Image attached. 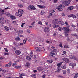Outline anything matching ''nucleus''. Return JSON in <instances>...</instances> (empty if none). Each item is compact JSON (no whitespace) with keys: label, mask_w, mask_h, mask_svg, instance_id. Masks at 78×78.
Wrapping results in <instances>:
<instances>
[{"label":"nucleus","mask_w":78,"mask_h":78,"mask_svg":"<svg viewBox=\"0 0 78 78\" xmlns=\"http://www.w3.org/2000/svg\"><path fill=\"white\" fill-rule=\"evenodd\" d=\"M23 13V11L21 9L18 10V12H16L15 13V15L16 16H19V15L20 17H21L22 16V14Z\"/></svg>","instance_id":"nucleus-1"},{"label":"nucleus","mask_w":78,"mask_h":78,"mask_svg":"<svg viewBox=\"0 0 78 78\" xmlns=\"http://www.w3.org/2000/svg\"><path fill=\"white\" fill-rule=\"evenodd\" d=\"M62 64V62H61L57 64V66H58L57 68L58 70L55 71V72H58L61 70V64Z\"/></svg>","instance_id":"nucleus-2"},{"label":"nucleus","mask_w":78,"mask_h":78,"mask_svg":"<svg viewBox=\"0 0 78 78\" xmlns=\"http://www.w3.org/2000/svg\"><path fill=\"white\" fill-rule=\"evenodd\" d=\"M62 60L65 61V64H67L69 62V59L67 58L64 57L62 58Z\"/></svg>","instance_id":"nucleus-3"},{"label":"nucleus","mask_w":78,"mask_h":78,"mask_svg":"<svg viewBox=\"0 0 78 78\" xmlns=\"http://www.w3.org/2000/svg\"><path fill=\"white\" fill-rule=\"evenodd\" d=\"M28 9L29 10H35L36 7L33 6V5H29L28 7Z\"/></svg>","instance_id":"nucleus-4"},{"label":"nucleus","mask_w":78,"mask_h":78,"mask_svg":"<svg viewBox=\"0 0 78 78\" xmlns=\"http://www.w3.org/2000/svg\"><path fill=\"white\" fill-rule=\"evenodd\" d=\"M62 6L61 5H59L56 8L57 9H58V11H62Z\"/></svg>","instance_id":"nucleus-5"},{"label":"nucleus","mask_w":78,"mask_h":78,"mask_svg":"<svg viewBox=\"0 0 78 78\" xmlns=\"http://www.w3.org/2000/svg\"><path fill=\"white\" fill-rule=\"evenodd\" d=\"M34 49L35 50L38 52L41 51L42 50V48H41L39 47H35L34 48Z\"/></svg>","instance_id":"nucleus-6"},{"label":"nucleus","mask_w":78,"mask_h":78,"mask_svg":"<svg viewBox=\"0 0 78 78\" xmlns=\"http://www.w3.org/2000/svg\"><path fill=\"white\" fill-rule=\"evenodd\" d=\"M63 3L64 4H65V5L66 6H69V5H70V2H68V1H63Z\"/></svg>","instance_id":"nucleus-7"},{"label":"nucleus","mask_w":78,"mask_h":78,"mask_svg":"<svg viewBox=\"0 0 78 78\" xmlns=\"http://www.w3.org/2000/svg\"><path fill=\"white\" fill-rule=\"evenodd\" d=\"M59 19L55 20L53 22V23L54 25H57V24L58 23V22H59Z\"/></svg>","instance_id":"nucleus-8"},{"label":"nucleus","mask_w":78,"mask_h":78,"mask_svg":"<svg viewBox=\"0 0 78 78\" xmlns=\"http://www.w3.org/2000/svg\"><path fill=\"white\" fill-rule=\"evenodd\" d=\"M70 58L73 59H74V60H76V59H77L76 57L75 56L73 55H71L70 56Z\"/></svg>","instance_id":"nucleus-9"},{"label":"nucleus","mask_w":78,"mask_h":78,"mask_svg":"<svg viewBox=\"0 0 78 78\" xmlns=\"http://www.w3.org/2000/svg\"><path fill=\"white\" fill-rule=\"evenodd\" d=\"M44 69V68L43 67H38L37 68V70H38L39 72H41V71H42Z\"/></svg>","instance_id":"nucleus-10"},{"label":"nucleus","mask_w":78,"mask_h":78,"mask_svg":"<svg viewBox=\"0 0 78 78\" xmlns=\"http://www.w3.org/2000/svg\"><path fill=\"white\" fill-rule=\"evenodd\" d=\"M12 63H11V62H9L8 64H6L5 67H9L11 66Z\"/></svg>","instance_id":"nucleus-11"},{"label":"nucleus","mask_w":78,"mask_h":78,"mask_svg":"<svg viewBox=\"0 0 78 78\" xmlns=\"http://www.w3.org/2000/svg\"><path fill=\"white\" fill-rule=\"evenodd\" d=\"M32 56H33V55H30V56H27L26 59H27V60H29V61H31V57H32Z\"/></svg>","instance_id":"nucleus-12"},{"label":"nucleus","mask_w":78,"mask_h":78,"mask_svg":"<svg viewBox=\"0 0 78 78\" xmlns=\"http://www.w3.org/2000/svg\"><path fill=\"white\" fill-rule=\"evenodd\" d=\"M15 53L17 55H19L21 53V52L19 50H16L15 51Z\"/></svg>","instance_id":"nucleus-13"},{"label":"nucleus","mask_w":78,"mask_h":78,"mask_svg":"<svg viewBox=\"0 0 78 78\" xmlns=\"http://www.w3.org/2000/svg\"><path fill=\"white\" fill-rule=\"evenodd\" d=\"M69 66H72V68H73L75 66H76V64L75 63H72L69 64Z\"/></svg>","instance_id":"nucleus-14"},{"label":"nucleus","mask_w":78,"mask_h":78,"mask_svg":"<svg viewBox=\"0 0 78 78\" xmlns=\"http://www.w3.org/2000/svg\"><path fill=\"white\" fill-rule=\"evenodd\" d=\"M6 14V12L4 11V10H2L1 11H0V14L1 15H5Z\"/></svg>","instance_id":"nucleus-15"},{"label":"nucleus","mask_w":78,"mask_h":78,"mask_svg":"<svg viewBox=\"0 0 78 78\" xmlns=\"http://www.w3.org/2000/svg\"><path fill=\"white\" fill-rule=\"evenodd\" d=\"M44 31L45 33L46 32H48V31H49V27H45Z\"/></svg>","instance_id":"nucleus-16"},{"label":"nucleus","mask_w":78,"mask_h":78,"mask_svg":"<svg viewBox=\"0 0 78 78\" xmlns=\"http://www.w3.org/2000/svg\"><path fill=\"white\" fill-rule=\"evenodd\" d=\"M69 31H70V29H69V28H66V30L65 31L64 33H68L70 32Z\"/></svg>","instance_id":"nucleus-17"},{"label":"nucleus","mask_w":78,"mask_h":78,"mask_svg":"<svg viewBox=\"0 0 78 78\" xmlns=\"http://www.w3.org/2000/svg\"><path fill=\"white\" fill-rule=\"evenodd\" d=\"M49 56L51 57H54V56H55V54L54 53L51 52Z\"/></svg>","instance_id":"nucleus-18"},{"label":"nucleus","mask_w":78,"mask_h":78,"mask_svg":"<svg viewBox=\"0 0 78 78\" xmlns=\"http://www.w3.org/2000/svg\"><path fill=\"white\" fill-rule=\"evenodd\" d=\"M73 8H74L73 6L69 7L68 8V9L70 11H72V9H73Z\"/></svg>","instance_id":"nucleus-19"},{"label":"nucleus","mask_w":78,"mask_h":78,"mask_svg":"<svg viewBox=\"0 0 78 78\" xmlns=\"http://www.w3.org/2000/svg\"><path fill=\"white\" fill-rule=\"evenodd\" d=\"M5 30V31H9V27L7 26H5L4 27Z\"/></svg>","instance_id":"nucleus-20"},{"label":"nucleus","mask_w":78,"mask_h":78,"mask_svg":"<svg viewBox=\"0 0 78 78\" xmlns=\"http://www.w3.org/2000/svg\"><path fill=\"white\" fill-rule=\"evenodd\" d=\"M57 51L56 49H55V48H53L52 49V52L54 53H55V52H56Z\"/></svg>","instance_id":"nucleus-21"},{"label":"nucleus","mask_w":78,"mask_h":78,"mask_svg":"<svg viewBox=\"0 0 78 78\" xmlns=\"http://www.w3.org/2000/svg\"><path fill=\"white\" fill-rule=\"evenodd\" d=\"M10 17L11 19H12H12H13L14 20L16 19V17L13 15H11V16H10Z\"/></svg>","instance_id":"nucleus-22"},{"label":"nucleus","mask_w":78,"mask_h":78,"mask_svg":"<svg viewBox=\"0 0 78 78\" xmlns=\"http://www.w3.org/2000/svg\"><path fill=\"white\" fill-rule=\"evenodd\" d=\"M59 21L58 22V23L61 24V25H63L64 24V22L62 21H60V19H59Z\"/></svg>","instance_id":"nucleus-23"},{"label":"nucleus","mask_w":78,"mask_h":78,"mask_svg":"<svg viewBox=\"0 0 78 78\" xmlns=\"http://www.w3.org/2000/svg\"><path fill=\"white\" fill-rule=\"evenodd\" d=\"M5 14H6L7 16H8V17H10L11 16V14L9 13H5Z\"/></svg>","instance_id":"nucleus-24"},{"label":"nucleus","mask_w":78,"mask_h":78,"mask_svg":"<svg viewBox=\"0 0 78 78\" xmlns=\"http://www.w3.org/2000/svg\"><path fill=\"white\" fill-rule=\"evenodd\" d=\"M62 69H66V65H65L62 66Z\"/></svg>","instance_id":"nucleus-25"},{"label":"nucleus","mask_w":78,"mask_h":78,"mask_svg":"<svg viewBox=\"0 0 78 78\" xmlns=\"http://www.w3.org/2000/svg\"><path fill=\"white\" fill-rule=\"evenodd\" d=\"M23 33V31H22L21 30H20L19 31H18L17 30L16 33H18V34H19L20 33Z\"/></svg>","instance_id":"nucleus-26"},{"label":"nucleus","mask_w":78,"mask_h":78,"mask_svg":"<svg viewBox=\"0 0 78 78\" xmlns=\"http://www.w3.org/2000/svg\"><path fill=\"white\" fill-rule=\"evenodd\" d=\"M30 63H29V62H27L26 63V66L27 67H30Z\"/></svg>","instance_id":"nucleus-27"},{"label":"nucleus","mask_w":78,"mask_h":78,"mask_svg":"<svg viewBox=\"0 0 78 78\" xmlns=\"http://www.w3.org/2000/svg\"><path fill=\"white\" fill-rule=\"evenodd\" d=\"M35 23V21H33L31 24V25H32V27H34V24Z\"/></svg>","instance_id":"nucleus-28"},{"label":"nucleus","mask_w":78,"mask_h":78,"mask_svg":"<svg viewBox=\"0 0 78 78\" xmlns=\"http://www.w3.org/2000/svg\"><path fill=\"white\" fill-rule=\"evenodd\" d=\"M37 6L39 7L40 8H45V7H43V6H42L41 5H38Z\"/></svg>","instance_id":"nucleus-29"},{"label":"nucleus","mask_w":78,"mask_h":78,"mask_svg":"<svg viewBox=\"0 0 78 78\" xmlns=\"http://www.w3.org/2000/svg\"><path fill=\"white\" fill-rule=\"evenodd\" d=\"M78 76V73H76L75 74V76H74V78H77Z\"/></svg>","instance_id":"nucleus-30"},{"label":"nucleus","mask_w":78,"mask_h":78,"mask_svg":"<svg viewBox=\"0 0 78 78\" xmlns=\"http://www.w3.org/2000/svg\"><path fill=\"white\" fill-rule=\"evenodd\" d=\"M71 36H76V37H78V35H77L76 34H71Z\"/></svg>","instance_id":"nucleus-31"},{"label":"nucleus","mask_w":78,"mask_h":78,"mask_svg":"<svg viewBox=\"0 0 78 78\" xmlns=\"http://www.w3.org/2000/svg\"><path fill=\"white\" fill-rule=\"evenodd\" d=\"M59 27V25H55L53 26V27L54 28H56V27Z\"/></svg>","instance_id":"nucleus-32"},{"label":"nucleus","mask_w":78,"mask_h":78,"mask_svg":"<svg viewBox=\"0 0 78 78\" xmlns=\"http://www.w3.org/2000/svg\"><path fill=\"white\" fill-rule=\"evenodd\" d=\"M27 39H25L23 41V44H26V42H27Z\"/></svg>","instance_id":"nucleus-33"},{"label":"nucleus","mask_w":78,"mask_h":78,"mask_svg":"<svg viewBox=\"0 0 78 78\" xmlns=\"http://www.w3.org/2000/svg\"><path fill=\"white\" fill-rule=\"evenodd\" d=\"M38 24H39V25H42V23L41 21H39L38 23Z\"/></svg>","instance_id":"nucleus-34"},{"label":"nucleus","mask_w":78,"mask_h":78,"mask_svg":"<svg viewBox=\"0 0 78 78\" xmlns=\"http://www.w3.org/2000/svg\"><path fill=\"white\" fill-rule=\"evenodd\" d=\"M19 7H20V8H22L23 7V5H22V4H20L18 5Z\"/></svg>","instance_id":"nucleus-35"},{"label":"nucleus","mask_w":78,"mask_h":78,"mask_svg":"<svg viewBox=\"0 0 78 78\" xmlns=\"http://www.w3.org/2000/svg\"><path fill=\"white\" fill-rule=\"evenodd\" d=\"M15 68L16 69H21V66H15Z\"/></svg>","instance_id":"nucleus-36"},{"label":"nucleus","mask_w":78,"mask_h":78,"mask_svg":"<svg viewBox=\"0 0 78 78\" xmlns=\"http://www.w3.org/2000/svg\"><path fill=\"white\" fill-rule=\"evenodd\" d=\"M15 40H17V41H20V38L19 37H17L15 39Z\"/></svg>","instance_id":"nucleus-37"},{"label":"nucleus","mask_w":78,"mask_h":78,"mask_svg":"<svg viewBox=\"0 0 78 78\" xmlns=\"http://www.w3.org/2000/svg\"><path fill=\"white\" fill-rule=\"evenodd\" d=\"M47 61L48 62H49V63H52L53 62V61H50L49 60H47Z\"/></svg>","instance_id":"nucleus-38"},{"label":"nucleus","mask_w":78,"mask_h":78,"mask_svg":"<svg viewBox=\"0 0 78 78\" xmlns=\"http://www.w3.org/2000/svg\"><path fill=\"white\" fill-rule=\"evenodd\" d=\"M64 48H69V46L67 45H65L64 47Z\"/></svg>","instance_id":"nucleus-39"},{"label":"nucleus","mask_w":78,"mask_h":78,"mask_svg":"<svg viewBox=\"0 0 78 78\" xmlns=\"http://www.w3.org/2000/svg\"><path fill=\"white\" fill-rule=\"evenodd\" d=\"M62 30V27H59V28L58 29V31H61Z\"/></svg>","instance_id":"nucleus-40"},{"label":"nucleus","mask_w":78,"mask_h":78,"mask_svg":"<svg viewBox=\"0 0 78 78\" xmlns=\"http://www.w3.org/2000/svg\"><path fill=\"white\" fill-rule=\"evenodd\" d=\"M66 29H67V28L66 27H63L62 29V30L65 31H66Z\"/></svg>","instance_id":"nucleus-41"},{"label":"nucleus","mask_w":78,"mask_h":78,"mask_svg":"<svg viewBox=\"0 0 78 78\" xmlns=\"http://www.w3.org/2000/svg\"><path fill=\"white\" fill-rule=\"evenodd\" d=\"M73 16V14H71V15H69L68 16V17H69V18H70V17H72V16Z\"/></svg>","instance_id":"nucleus-42"},{"label":"nucleus","mask_w":78,"mask_h":78,"mask_svg":"<svg viewBox=\"0 0 78 78\" xmlns=\"http://www.w3.org/2000/svg\"><path fill=\"white\" fill-rule=\"evenodd\" d=\"M23 45V43H20V44H19L18 45V46L19 47H20V45Z\"/></svg>","instance_id":"nucleus-43"},{"label":"nucleus","mask_w":78,"mask_h":78,"mask_svg":"<svg viewBox=\"0 0 78 78\" xmlns=\"http://www.w3.org/2000/svg\"><path fill=\"white\" fill-rule=\"evenodd\" d=\"M4 49L5 50L6 52H8V51L6 48H4Z\"/></svg>","instance_id":"nucleus-44"},{"label":"nucleus","mask_w":78,"mask_h":78,"mask_svg":"<svg viewBox=\"0 0 78 78\" xmlns=\"http://www.w3.org/2000/svg\"><path fill=\"white\" fill-rule=\"evenodd\" d=\"M36 76L35 74H33L32 75H31V77H34Z\"/></svg>","instance_id":"nucleus-45"},{"label":"nucleus","mask_w":78,"mask_h":78,"mask_svg":"<svg viewBox=\"0 0 78 78\" xmlns=\"http://www.w3.org/2000/svg\"><path fill=\"white\" fill-rule=\"evenodd\" d=\"M2 72L3 73H5V72H6V70H2Z\"/></svg>","instance_id":"nucleus-46"},{"label":"nucleus","mask_w":78,"mask_h":78,"mask_svg":"<svg viewBox=\"0 0 78 78\" xmlns=\"http://www.w3.org/2000/svg\"><path fill=\"white\" fill-rule=\"evenodd\" d=\"M72 17H73V18H76V16L75 15H73Z\"/></svg>","instance_id":"nucleus-47"},{"label":"nucleus","mask_w":78,"mask_h":78,"mask_svg":"<svg viewBox=\"0 0 78 78\" xmlns=\"http://www.w3.org/2000/svg\"><path fill=\"white\" fill-rule=\"evenodd\" d=\"M63 53H64V54H65V55H66V54H67V52L66 51H63Z\"/></svg>","instance_id":"nucleus-48"},{"label":"nucleus","mask_w":78,"mask_h":78,"mask_svg":"<svg viewBox=\"0 0 78 78\" xmlns=\"http://www.w3.org/2000/svg\"><path fill=\"white\" fill-rule=\"evenodd\" d=\"M70 25L69 24H67V25H66V28H69V27H70Z\"/></svg>","instance_id":"nucleus-49"},{"label":"nucleus","mask_w":78,"mask_h":78,"mask_svg":"<svg viewBox=\"0 0 78 78\" xmlns=\"http://www.w3.org/2000/svg\"><path fill=\"white\" fill-rule=\"evenodd\" d=\"M59 46L60 47H61V48H62V47H63L62 46V45L61 44H60L59 45Z\"/></svg>","instance_id":"nucleus-50"},{"label":"nucleus","mask_w":78,"mask_h":78,"mask_svg":"<svg viewBox=\"0 0 78 78\" xmlns=\"http://www.w3.org/2000/svg\"><path fill=\"white\" fill-rule=\"evenodd\" d=\"M22 76H26L27 75L23 73H22Z\"/></svg>","instance_id":"nucleus-51"},{"label":"nucleus","mask_w":78,"mask_h":78,"mask_svg":"<svg viewBox=\"0 0 78 78\" xmlns=\"http://www.w3.org/2000/svg\"><path fill=\"white\" fill-rule=\"evenodd\" d=\"M54 2L55 3H57L58 2V0H54Z\"/></svg>","instance_id":"nucleus-52"},{"label":"nucleus","mask_w":78,"mask_h":78,"mask_svg":"<svg viewBox=\"0 0 78 78\" xmlns=\"http://www.w3.org/2000/svg\"><path fill=\"white\" fill-rule=\"evenodd\" d=\"M51 12H52V13H53V12H55V11H54V10H51Z\"/></svg>","instance_id":"nucleus-53"},{"label":"nucleus","mask_w":78,"mask_h":78,"mask_svg":"<svg viewBox=\"0 0 78 78\" xmlns=\"http://www.w3.org/2000/svg\"><path fill=\"white\" fill-rule=\"evenodd\" d=\"M12 23H17V21H13Z\"/></svg>","instance_id":"nucleus-54"},{"label":"nucleus","mask_w":78,"mask_h":78,"mask_svg":"<svg viewBox=\"0 0 78 78\" xmlns=\"http://www.w3.org/2000/svg\"><path fill=\"white\" fill-rule=\"evenodd\" d=\"M65 25H68V23H67V22L66 21L65 23Z\"/></svg>","instance_id":"nucleus-55"},{"label":"nucleus","mask_w":78,"mask_h":78,"mask_svg":"<svg viewBox=\"0 0 78 78\" xmlns=\"http://www.w3.org/2000/svg\"><path fill=\"white\" fill-rule=\"evenodd\" d=\"M25 25V23H22V24L21 25V27H22V28L23 27V25Z\"/></svg>","instance_id":"nucleus-56"},{"label":"nucleus","mask_w":78,"mask_h":78,"mask_svg":"<svg viewBox=\"0 0 78 78\" xmlns=\"http://www.w3.org/2000/svg\"><path fill=\"white\" fill-rule=\"evenodd\" d=\"M10 8H9L8 7H7V8H5L4 9L6 10V9H9Z\"/></svg>","instance_id":"nucleus-57"},{"label":"nucleus","mask_w":78,"mask_h":78,"mask_svg":"<svg viewBox=\"0 0 78 78\" xmlns=\"http://www.w3.org/2000/svg\"><path fill=\"white\" fill-rule=\"evenodd\" d=\"M71 26L73 28H75V26L73 24H72Z\"/></svg>","instance_id":"nucleus-58"},{"label":"nucleus","mask_w":78,"mask_h":78,"mask_svg":"<svg viewBox=\"0 0 78 78\" xmlns=\"http://www.w3.org/2000/svg\"><path fill=\"white\" fill-rule=\"evenodd\" d=\"M19 75L20 76H22V73H20L19 74Z\"/></svg>","instance_id":"nucleus-59"},{"label":"nucleus","mask_w":78,"mask_h":78,"mask_svg":"<svg viewBox=\"0 0 78 78\" xmlns=\"http://www.w3.org/2000/svg\"><path fill=\"white\" fill-rule=\"evenodd\" d=\"M27 32H28V33H31V31H30V30H27Z\"/></svg>","instance_id":"nucleus-60"},{"label":"nucleus","mask_w":78,"mask_h":78,"mask_svg":"<svg viewBox=\"0 0 78 78\" xmlns=\"http://www.w3.org/2000/svg\"><path fill=\"white\" fill-rule=\"evenodd\" d=\"M63 74H65V73H66V71H63Z\"/></svg>","instance_id":"nucleus-61"},{"label":"nucleus","mask_w":78,"mask_h":78,"mask_svg":"<svg viewBox=\"0 0 78 78\" xmlns=\"http://www.w3.org/2000/svg\"><path fill=\"white\" fill-rule=\"evenodd\" d=\"M48 22H46L45 23V25H48Z\"/></svg>","instance_id":"nucleus-62"},{"label":"nucleus","mask_w":78,"mask_h":78,"mask_svg":"<svg viewBox=\"0 0 78 78\" xmlns=\"http://www.w3.org/2000/svg\"><path fill=\"white\" fill-rule=\"evenodd\" d=\"M68 34H69L67 33H65V35L66 36H68Z\"/></svg>","instance_id":"nucleus-63"},{"label":"nucleus","mask_w":78,"mask_h":78,"mask_svg":"<svg viewBox=\"0 0 78 78\" xmlns=\"http://www.w3.org/2000/svg\"><path fill=\"white\" fill-rule=\"evenodd\" d=\"M48 49V50H50L51 49H50V48L49 47H47Z\"/></svg>","instance_id":"nucleus-64"}]
</instances>
